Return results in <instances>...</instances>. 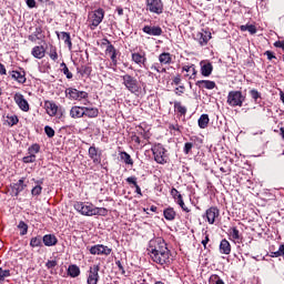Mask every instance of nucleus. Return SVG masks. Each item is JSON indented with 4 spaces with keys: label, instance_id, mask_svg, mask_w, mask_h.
<instances>
[{
    "label": "nucleus",
    "instance_id": "obj_32",
    "mask_svg": "<svg viewBox=\"0 0 284 284\" xmlns=\"http://www.w3.org/2000/svg\"><path fill=\"white\" fill-rule=\"evenodd\" d=\"M4 119V125H8L9 128H14V125H18L19 123V116L16 114H7Z\"/></svg>",
    "mask_w": 284,
    "mask_h": 284
},
{
    "label": "nucleus",
    "instance_id": "obj_23",
    "mask_svg": "<svg viewBox=\"0 0 284 284\" xmlns=\"http://www.w3.org/2000/svg\"><path fill=\"white\" fill-rule=\"evenodd\" d=\"M42 243L45 247H54L59 243V239H57L55 234H45L42 237Z\"/></svg>",
    "mask_w": 284,
    "mask_h": 284
},
{
    "label": "nucleus",
    "instance_id": "obj_27",
    "mask_svg": "<svg viewBox=\"0 0 284 284\" xmlns=\"http://www.w3.org/2000/svg\"><path fill=\"white\" fill-rule=\"evenodd\" d=\"M202 77H210L214 71V65L211 62H200Z\"/></svg>",
    "mask_w": 284,
    "mask_h": 284
},
{
    "label": "nucleus",
    "instance_id": "obj_17",
    "mask_svg": "<svg viewBox=\"0 0 284 284\" xmlns=\"http://www.w3.org/2000/svg\"><path fill=\"white\" fill-rule=\"evenodd\" d=\"M9 74L13 81H17V83H20L21 85H23V83L28 81V79L26 78V70L21 68H20V71H17V70L9 71Z\"/></svg>",
    "mask_w": 284,
    "mask_h": 284
},
{
    "label": "nucleus",
    "instance_id": "obj_6",
    "mask_svg": "<svg viewBox=\"0 0 284 284\" xmlns=\"http://www.w3.org/2000/svg\"><path fill=\"white\" fill-rule=\"evenodd\" d=\"M146 12L152 14H163V0H145Z\"/></svg>",
    "mask_w": 284,
    "mask_h": 284
},
{
    "label": "nucleus",
    "instance_id": "obj_35",
    "mask_svg": "<svg viewBox=\"0 0 284 284\" xmlns=\"http://www.w3.org/2000/svg\"><path fill=\"white\" fill-rule=\"evenodd\" d=\"M30 247H43V237L41 235L33 236L29 243Z\"/></svg>",
    "mask_w": 284,
    "mask_h": 284
},
{
    "label": "nucleus",
    "instance_id": "obj_46",
    "mask_svg": "<svg viewBox=\"0 0 284 284\" xmlns=\"http://www.w3.org/2000/svg\"><path fill=\"white\" fill-rule=\"evenodd\" d=\"M178 205L183 210V212L190 213L191 211L185 206V202L183 201V195H178V200H175Z\"/></svg>",
    "mask_w": 284,
    "mask_h": 284
},
{
    "label": "nucleus",
    "instance_id": "obj_8",
    "mask_svg": "<svg viewBox=\"0 0 284 284\" xmlns=\"http://www.w3.org/2000/svg\"><path fill=\"white\" fill-rule=\"evenodd\" d=\"M73 209L82 216H92L94 205L92 203L74 202Z\"/></svg>",
    "mask_w": 284,
    "mask_h": 284
},
{
    "label": "nucleus",
    "instance_id": "obj_40",
    "mask_svg": "<svg viewBox=\"0 0 284 284\" xmlns=\"http://www.w3.org/2000/svg\"><path fill=\"white\" fill-rule=\"evenodd\" d=\"M120 159L124 161L125 165H134V160H132V156L125 151L120 152Z\"/></svg>",
    "mask_w": 284,
    "mask_h": 284
},
{
    "label": "nucleus",
    "instance_id": "obj_16",
    "mask_svg": "<svg viewBox=\"0 0 284 284\" xmlns=\"http://www.w3.org/2000/svg\"><path fill=\"white\" fill-rule=\"evenodd\" d=\"M210 39H212V32H210L209 30L202 29L201 32L196 33V41L202 47L207 45Z\"/></svg>",
    "mask_w": 284,
    "mask_h": 284
},
{
    "label": "nucleus",
    "instance_id": "obj_22",
    "mask_svg": "<svg viewBox=\"0 0 284 284\" xmlns=\"http://www.w3.org/2000/svg\"><path fill=\"white\" fill-rule=\"evenodd\" d=\"M195 85L200 90H214V88H216V82L211 80H199L195 82Z\"/></svg>",
    "mask_w": 284,
    "mask_h": 284
},
{
    "label": "nucleus",
    "instance_id": "obj_18",
    "mask_svg": "<svg viewBox=\"0 0 284 284\" xmlns=\"http://www.w3.org/2000/svg\"><path fill=\"white\" fill-rule=\"evenodd\" d=\"M142 32L150 37H161V34H163V29L159 26H144Z\"/></svg>",
    "mask_w": 284,
    "mask_h": 284
},
{
    "label": "nucleus",
    "instance_id": "obj_10",
    "mask_svg": "<svg viewBox=\"0 0 284 284\" xmlns=\"http://www.w3.org/2000/svg\"><path fill=\"white\" fill-rule=\"evenodd\" d=\"M90 254L93 256H110L112 254V248L103 245V244H95L90 247Z\"/></svg>",
    "mask_w": 284,
    "mask_h": 284
},
{
    "label": "nucleus",
    "instance_id": "obj_42",
    "mask_svg": "<svg viewBox=\"0 0 284 284\" xmlns=\"http://www.w3.org/2000/svg\"><path fill=\"white\" fill-rule=\"evenodd\" d=\"M41 152V145L39 143H34L31 146L28 148V154H31L32 156H37Z\"/></svg>",
    "mask_w": 284,
    "mask_h": 284
},
{
    "label": "nucleus",
    "instance_id": "obj_25",
    "mask_svg": "<svg viewBox=\"0 0 284 284\" xmlns=\"http://www.w3.org/2000/svg\"><path fill=\"white\" fill-rule=\"evenodd\" d=\"M158 61L160 65H172L173 60H172V53L170 52H162L158 57Z\"/></svg>",
    "mask_w": 284,
    "mask_h": 284
},
{
    "label": "nucleus",
    "instance_id": "obj_29",
    "mask_svg": "<svg viewBox=\"0 0 284 284\" xmlns=\"http://www.w3.org/2000/svg\"><path fill=\"white\" fill-rule=\"evenodd\" d=\"M57 37H61L62 41H64V44L68 45L69 50H72V38L70 36V32L62 31L59 33V31L55 32Z\"/></svg>",
    "mask_w": 284,
    "mask_h": 284
},
{
    "label": "nucleus",
    "instance_id": "obj_7",
    "mask_svg": "<svg viewBox=\"0 0 284 284\" xmlns=\"http://www.w3.org/2000/svg\"><path fill=\"white\" fill-rule=\"evenodd\" d=\"M64 94L67 98L70 99V101H83L88 99L89 94L85 91H79L74 88H68L64 91Z\"/></svg>",
    "mask_w": 284,
    "mask_h": 284
},
{
    "label": "nucleus",
    "instance_id": "obj_49",
    "mask_svg": "<svg viewBox=\"0 0 284 284\" xmlns=\"http://www.w3.org/2000/svg\"><path fill=\"white\" fill-rule=\"evenodd\" d=\"M49 57L52 61H57L59 59V53H57L55 47L50 48Z\"/></svg>",
    "mask_w": 284,
    "mask_h": 284
},
{
    "label": "nucleus",
    "instance_id": "obj_5",
    "mask_svg": "<svg viewBox=\"0 0 284 284\" xmlns=\"http://www.w3.org/2000/svg\"><path fill=\"white\" fill-rule=\"evenodd\" d=\"M105 18V10L99 8L94 10L89 18V28L90 30H97L101 26L103 19Z\"/></svg>",
    "mask_w": 284,
    "mask_h": 284
},
{
    "label": "nucleus",
    "instance_id": "obj_59",
    "mask_svg": "<svg viewBox=\"0 0 284 284\" xmlns=\"http://www.w3.org/2000/svg\"><path fill=\"white\" fill-rule=\"evenodd\" d=\"M201 243H202L204 250H207V243H210V234L205 233V237H204V240H202Z\"/></svg>",
    "mask_w": 284,
    "mask_h": 284
},
{
    "label": "nucleus",
    "instance_id": "obj_4",
    "mask_svg": "<svg viewBox=\"0 0 284 284\" xmlns=\"http://www.w3.org/2000/svg\"><path fill=\"white\" fill-rule=\"evenodd\" d=\"M246 97L241 91H230L227 94L226 103L231 108H243Z\"/></svg>",
    "mask_w": 284,
    "mask_h": 284
},
{
    "label": "nucleus",
    "instance_id": "obj_53",
    "mask_svg": "<svg viewBox=\"0 0 284 284\" xmlns=\"http://www.w3.org/2000/svg\"><path fill=\"white\" fill-rule=\"evenodd\" d=\"M192 148H194V143L186 142L183 148L184 154H190V152H192Z\"/></svg>",
    "mask_w": 284,
    "mask_h": 284
},
{
    "label": "nucleus",
    "instance_id": "obj_1",
    "mask_svg": "<svg viewBox=\"0 0 284 284\" xmlns=\"http://www.w3.org/2000/svg\"><path fill=\"white\" fill-rule=\"evenodd\" d=\"M148 252L153 263L158 265H172L174 261L172 251L168 248V243L162 237H154L149 241Z\"/></svg>",
    "mask_w": 284,
    "mask_h": 284
},
{
    "label": "nucleus",
    "instance_id": "obj_61",
    "mask_svg": "<svg viewBox=\"0 0 284 284\" xmlns=\"http://www.w3.org/2000/svg\"><path fill=\"white\" fill-rule=\"evenodd\" d=\"M115 265L118 266L119 271L121 272V274H125V268L123 267V264L121 263V261H116Z\"/></svg>",
    "mask_w": 284,
    "mask_h": 284
},
{
    "label": "nucleus",
    "instance_id": "obj_39",
    "mask_svg": "<svg viewBox=\"0 0 284 284\" xmlns=\"http://www.w3.org/2000/svg\"><path fill=\"white\" fill-rule=\"evenodd\" d=\"M241 32H250V34H256V26L254 24H242L240 26Z\"/></svg>",
    "mask_w": 284,
    "mask_h": 284
},
{
    "label": "nucleus",
    "instance_id": "obj_41",
    "mask_svg": "<svg viewBox=\"0 0 284 284\" xmlns=\"http://www.w3.org/2000/svg\"><path fill=\"white\" fill-rule=\"evenodd\" d=\"M78 72L81 77H90V74H92V67L82 65L80 69L78 68Z\"/></svg>",
    "mask_w": 284,
    "mask_h": 284
},
{
    "label": "nucleus",
    "instance_id": "obj_26",
    "mask_svg": "<svg viewBox=\"0 0 284 284\" xmlns=\"http://www.w3.org/2000/svg\"><path fill=\"white\" fill-rule=\"evenodd\" d=\"M182 72H191L187 73L185 77H187L190 80H195L196 79V74H199V71L196 70V65L195 64H187L182 67Z\"/></svg>",
    "mask_w": 284,
    "mask_h": 284
},
{
    "label": "nucleus",
    "instance_id": "obj_9",
    "mask_svg": "<svg viewBox=\"0 0 284 284\" xmlns=\"http://www.w3.org/2000/svg\"><path fill=\"white\" fill-rule=\"evenodd\" d=\"M101 271V266L99 264H94L93 266L89 267L87 284H99L101 276L99 272Z\"/></svg>",
    "mask_w": 284,
    "mask_h": 284
},
{
    "label": "nucleus",
    "instance_id": "obj_55",
    "mask_svg": "<svg viewBox=\"0 0 284 284\" xmlns=\"http://www.w3.org/2000/svg\"><path fill=\"white\" fill-rule=\"evenodd\" d=\"M34 37H37L38 40L41 39V34H43V27L39 26L36 28V31L33 32Z\"/></svg>",
    "mask_w": 284,
    "mask_h": 284
},
{
    "label": "nucleus",
    "instance_id": "obj_54",
    "mask_svg": "<svg viewBox=\"0 0 284 284\" xmlns=\"http://www.w3.org/2000/svg\"><path fill=\"white\" fill-rule=\"evenodd\" d=\"M136 181H138L136 176L126 178V183L129 185H133V187H136L139 185Z\"/></svg>",
    "mask_w": 284,
    "mask_h": 284
},
{
    "label": "nucleus",
    "instance_id": "obj_57",
    "mask_svg": "<svg viewBox=\"0 0 284 284\" xmlns=\"http://www.w3.org/2000/svg\"><path fill=\"white\" fill-rule=\"evenodd\" d=\"M171 195L173 196L174 201H178L179 196H181V193H179V190L172 187L171 189Z\"/></svg>",
    "mask_w": 284,
    "mask_h": 284
},
{
    "label": "nucleus",
    "instance_id": "obj_64",
    "mask_svg": "<svg viewBox=\"0 0 284 284\" xmlns=\"http://www.w3.org/2000/svg\"><path fill=\"white\" fill-rule=\"evenodd\" d=\"M28 8H37V1L36 0H27Z\"/></svg>",
    "mask_w": 284,
    "mask_h": 284
},
{
    "label": "nucleus",
    "instance_id": "obj_15",
    "mask_svg": "<svg viewBox=\"0 0 284 284\" xmlns=\"http://www.w3.org/2000/svg\"><path fill=\"white\" fill-rule=\"evenodd\" d=\"M102 45H106L105 54H111L110 59H111L113 65H116V63H118L116 48H114L112 42H110V40H108V39H103Z\"/></svg>",
    "mask_w": 284,
    "mask_h": 284
},
{
    "label": "nucleus",
    "instance_id": "obj_62",
    "mask_svg": "<svg viewBox=\"0 0 284 284\" xmlns=\"http://www.w3.org/2000/svg\"><path fill=\"white\" fill-rule=\"evenodd\" d=\"M265 57H267L268 61H272V59H276V55H274V52L272 51H265Z\"/></svg>",
    "mask_w": 284,
    "mask_h": 284
},
{
    "label": "nucleus",
    "instance_id": "obj_28",
    "mask_svg": "<svg viewBox=\"0 0 284 284\" xmlns=\"http://www.w3.org/2000/svg\"><path fill=\"white\" fill-rule=\"evenodd\" d=\"M220 254H232V244H230V241H227L226 239H223L220 242Z\"/></svg>",
    "mask_w": 284,
    "mask_h": 284
},
{
    "label": "nucleus",
    "instance_id": "obj_37",
    "mask_svg": "<svg viewBox=\"0 0 284 284\" xmlns=\"http://www.w3.org/2000/svg\"><path fill=\"white\" fill-rule=\"evenodd\" d=\"M248 94H250L251 99L254 101V103H261V101L263 100V95L256 89H251L248 91Z\"/></svg>",
    "mask_w": 284,
    "mask_h": 284
},
{
    "label": "nucleus",
    "instance_id": "obj_52",
    "mask_svg": "<svg viewBox=\"0 0 284 284\" xmlns=\"http://www.w3.org/2000/svg\"><path fill=\"white\" fill-rule=\"evenodd\" d=\"M57 265H59V263L57 262V260H49V261L45 263L47 270H54V267H57Z\"/></svg>",
    "mask_w": 284,
    "mask_h": 284
},
{
    "label": "nucleus",
    "instance_id": "obj_2",
    "mask_svg": "<svg viewBox=\"0 0 284 284\" xmlns=\"http://www.w3.org/2000/svg\"><path fill=\"white\" fill-rule=\"evenodd\" d=\"M122 81V85H124L125 90L131 92V94H141V82L136 77L125 73L120 77Z\"/></svg>",
    "mask_w": 284,
    "mask_h": 284
},
{
    "label": "nucleus",
    "instance_id": "obj_63",
    "mask_svg": "<svg viewBox=\"0 0 284 284\" xmlns=\"http://www.w3.org/2000/svg\"><path fill=\"white\" fill-rule=\"evenodd\" d=\"M212 280L215 281V284H225L219 275H213Z\"/></svg>",
    "mask_w": 284,
    "mask_h": 284
},
{
    "label": "nucleus",
    "instance_id": "obj_31",
    "mask_svg": "<svg viewBox=\"0 0 284 284\" xmlns=\"http://www.w3.org/2000/svg\"><path fill=\"white\" fill-rule=\"evenodd\" d=\"M67 274L71 276V278H77L81 276V268L77 264H71L67 270Z\"/></svg>",
    "mask_w": 284,
    "mask_h": 284
},
{
    "label": "nucleus",
    "instance_id": "obj_24",
    "mask_svg": "<svg viewBox=\"0 0 284 284\" xmlns=\"http://www.w3.org/2000/svg\"><path fill=\"white\" fill-rule=\"evenodd\" d=\"M229 236L231 241H234L236 243H241L243 241V234H241V231H239V227L232 226L229 229Z\"/></svg>",
    "mask_w": 284,
    "mask_h": 284
},
{
    "label": "nucleus",
    "instance_id": "obj_11",
    "mask_svg": "<svg viewBox=\"0 0 284 284\" xmlns=\"http://www.w3.org/2000/svg\"><path fill=\"white\" fill-rule=\"evenodd\" d=\"M13 101L22 112H30V103L21 92L14 93Z\"/></svg>",
    "mask_w": 284,
    "mask_h": 284
},
{
    "label": "nucleus",
    "instance_id": "obj_36",
    "mask_svg": "<svg viewBox=\"0 0 284 284\" xmlns=\"http://www.w3.org/2000/svg\"><path fill=\"white\" fill-rule=\"evenodd\" d=\"M197 125L201 128V130H205V128L210 125V115L202 114L197 120Z\"/></svg>",
    "mask_w": 284,
    "mask_h": 284
},
{
    "label": "nucleus",
    "instance_id": "obj_56",
    "mask_svg": "<svg viewBox=\"0 0 284 284\" xmlns=\"http://www.w3.org/2000/svg\"><path fill=\"white\" fill-rule=\"evenodd\" d=\"M185 93V85H180V87H178V88H175V94H176V97H181L182 94H184Z\"/></svg>",
    "mask_w": 284,
    "mask_h": 284
},
{
    "label": "nucleus",
    "instance_id": "obj_43",
    "mask_svg": "<svg viewBox=\"0 0 284 284\" xmlns=\"http://www.w3.org/2000/svg\"><path fill=\"white\" fill-rule=\"evenodd\" d=\"M61 68V72L67 77V79H73L74 74H72V72H70V69L68 68V64H65V62H62L60 64Z\"/></svg>",
    "mask_w": 284,
    "mask_h": 284
},
{
    "label": "nucleus",
    "instance_id": "obj_13",
    "mask_svg": "<svg viewBox=\"0 0 284 284\" xmlns=\"http://www.w3.org/2000/svg\"><path fill=\"white\" fill-rule=\"evenodd\" d=\"M131 61H133V63H135L140 68H145V64L148 63V57L145 54V51L133 52L131 54Z\"/></svg>",
    "mask_w": 284,
    "mask_h": 284
},
{
    "label": "nucleus",
    "instance_id": "obj_48",
    "mask_svg": "<svg viewBox=\"0 0 284 284\" xmlns=\"http://www.w3.org/2000/svg\"><path fill=\"white\" fill-rule=\"evenodd\" d=\"M43 192V186L41 185H36L32 190H31V194L32 196H41V193Z\"/></svg>",
    "mask_w": 284,
    "mask_h": 284
},
{
    "label": "nucleus",
    "instance_id": "obj_12",
    "mask_svg": "<svg viewBox=\"0 0 284 284\" xmlns=\"http://www.w3.org/2000/svg\"><path fill=\"white\" fill-rule=\"evenodd\" d=\"M205 215L209 225H214V223H216V219L221 216V211L216 206H211L205 211Z\"/></svg>",
    "mask_w": 284,
    "mask_h": 284
},
{
    "label": "nucleus",
    "instance_id": "obj_21",
    "mask_svg": "<svg viewBox=\"0 0 284 284\" xmlns=\"http://www.w3.org/2000/svg\"><path fill=\"white\" fill-rule=\"evenodd\" d=\"M44 108L49 116H57V112H59V105H57V103H54L53 101L47 100L44 101Z\"/></svg>",
    "mask_w": 284,
    "mask_h": 284
},
{
    "label": "nucleus",
    "instance_id": "obj_45",
    "mask_svg": "<svg viewBox=\"0 0 284 284\" xmlns=\"http://www.w3.org/2000/svg\"><path fill=\"white\" fill-rule=\"evenodd\" d=\"M18 230H20V236H26V234H28V224L20 221L18 224Z\"/></svg>",
    "mask_w": 284,
    "mask_h": 284
},
{
    "label": "nucleus",
    "instance_id": "obj_60",
    "mask_svg": "<svg viewBox=\"0 0 284 284\" xmlns=\"http://www.w3.org/2000/svg\"><path fill=\"white\" fill-rule=\"evenodd\" d=\"M161 62H159V63H153L152 65H151V70H153L154 72H161Z\"/></svg>",
    "mask_w": 284,
    "mask_h": 284
},
{
    "label": "nucleus",
    "instance_id": "obj_34",
    "mask_svg": "<svg viewBox=\"0 0 284 284\" xmlns=\"http://www.w3.org/2000/svg\"><path fill=\"white\" fill-rule=\"evenodd\" d=\"M84 116L88 119H97V116H99V109L84 106Z\"/></svg>",
    "mask_w": 284,
    "mask_h": 284
},
{
    "label": "nucleus",
    "instance_id": "obj_19",
    "mask_svg": "<svg viewBox=\"0 0 284 284\" xmlns=\"http://www.w3.org/2000/svg\"><path fill=\"white\" fill-rule=\"evenodd\" d=\"M26 187H28V184H26V178H21L18 182L11 185V192L13 196H18Z\"/></svg>",
    "mask_w": 284,
    "mask_h": 284
},
{
    "label": "nucleus",
    "instance_id": "obj_58",
    "mask_svg": "<svg viewBox=\"0 0 284 284\" xmlns=\"http://www.w3.org/2000/svg\"><path fill=\"white\" fill-rule=\"evenodd\" d=\"M181 74H176L172 80V85H181Z\"/></svg>",
    "mask_w": 284,
    "mask_h": 284
},
{
    "label": "nucleus",
    "instance_id": "obj_3",
    "mask_svg": "<svg viewBox=\"0 0 284 284\" xmlns=\"http://www.w3.org/2000/svg\"><path fill=\"white\" fill-rule=\"evenodd\" d=\"M151 152L153 154L154 161L158 162L160 165H165V163H168V149L163 146V144L155 143L151 148Z\"/></svg>",
    "mask_w": 284,
    "mask_h": 284
},
{
    "label": "nucleus",
    "instance_id": "obj_33",
    "mask_svg": "<svg viewBox=\"0 0 284 284\" xmlns=\"http://www.w3.org/2000/svg\"><path fill=\"white\" fill-rule=\"evenodd\" d=\"M163 216L166 221H174L176 219V211H174V207L169 206L164 209Z\"/></svg>",
    "mask_w": 284,
    "mask_h": 284
},
{
    "label": "nucleus",
    "instance_id": "obj_47",
    "mask_svg": "<svg viewBox=\"0 0 284 284\" xmlns=\"http://www.w3.org/2000/svg\"><path fill=\"white\" fill-rule=\"evenodd\" d=\"M10 276V270H3L2 267H0V283H3V281H6V278Z\"/></svg>",
    "mask_w": 284,
    "mask_h": 284
},
{
    "label": "nucleus",
    "instance_id": "obj_44",
    "mask_svg": "<svg viewBox=\"0 0 284 284\" xmlns=\"http://www.w3.org/2000/svg\"><path fill=\"white\" fill-rule=\"evenodd\" d=\"M92 216H108V209H105V207H93Z\"/></svg>",
    "mask_w": 284,
    "mask_h": 284
},
{
    "label": "nucleus",
    "instance_id": "obj_51",
    "mask_svg": "<svg viewBox=\"0 0 284 284\" xmlns=\"http://www.w3.org/2000/svg\"><path fill=\"white\" fill-rule=\"evenodd\" d=\"M37 161V155L29 154L22 158V163H34Z\"/></svg>",
    "mask_w": 284,
    "mask_h": 284
},
{
    "label": "nucleus",
    "instance_id": "obj_50",
    "mask_svg": "<svg viewBox=\"0 0 284 284\" xmlns=\"http://www.w3.org/2000/svg\"><path fill=\"white\" fill-rule=\"evenodd\" d=\"M44 133L47 134V136L49 139H53V136L55 134L54 129H52V126H50V125L44 126Z\"/></svg>",
    "mask_w": 284,
    "mask_h": 284
},
{
    "label": "nucleus",
    "instance_id": "obj_38",
    "mask_svg": "<svg viewBox=\"0 0 284 284\" xmlns=\"http://www.w3.org/2000/svg\"><path fill=\"white\" fill-rule=\"evenodd\" d=\"M174 111L180 114V116H185L187 114V108L183 106L180 101L174 102Z\"/></svg>",
    "mask_w": 284,
    "mask_h": 284
},
{
    "label": "nucleus",
    "instance_id": "obj_30",
    "mask_svg": "<svg viewBox=\"0 0 284 284\" xmlns=\"http://www.w3.org/2000/svg\"><path fill=\"white\" fill-rule=\"evenodd\" d=\"M31 54L34 59H43L45 57V48L43 45H36L32 48Z\"/></svg>",
    "mask_w": 284,
    "mask_h": 284
},
{
    "label": "nucleus",
    "instance_id": "obj_20",
    "mask_svg": "<svg viewBox=\"0 0 284 284\" xmlns=\"http://www.w3.org/2000/svg\"><path fill=\"white\" fill-rule=\"evenodd\" d=\"M71 119H83L85 116V106L74 105L69 112Z\"/></svg>",
    "mask_w": 284,
    "mask_h": 284
},
{
    "label": "nucleus",
    "instance_id": "obj_14",
    "mask_svg": "<svg viewBox=\"0 0 284 284\" xmlns=\"http://www.w3.org/2000/svg\"><path fill=\"white\" fill-rule=\"evenodd\" d=\"M88 154L91 161H93L94 165H101V156L103 153L101 150H99V148H97L94 144L91 145L89 148Z\"/></svg>",
    "mask_w": 284,
    "mask_h": 284
}]
</instances>
